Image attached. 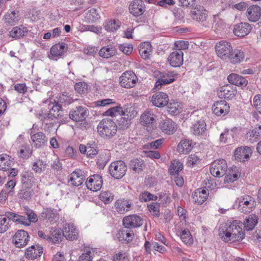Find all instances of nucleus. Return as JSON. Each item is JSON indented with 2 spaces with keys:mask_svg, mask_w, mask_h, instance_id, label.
<instances>
[{
  "mask_svg": "<svg viewBox=\"0 0 261 261\" xmlns=\"http://www.w3.org/2000/svg\"><path fill=\"white\" fill-rule=\"evenodd\" d=\"M243 226V223L237 220L222 225L219 229V236L226 243L242 241L245 236Z\"/></svg>",
  "mask_w": 261,
  "mask_h": 261,
  "instance_id": "1",
  "label": "nucleus"
},
{
  "mask_svg": "<svg viewBox=\"0 0 261 261\" xmlns=\"http://www.w3.org/2000/svg\"><path fill=\"white\" fill-rule=\"evenodd\" d=\"M117 130V124L110 119H102L97 126V132L103 137H112L116 134Z\"/></svg>",
  "mask_w": 261,
  "mask_h": 261,
  "instance_id": "2",
  "label": "nucleus"
},
{
  "mask_svg": "<svg viewBox=\"0 0 261 261\" xmlns=\"http://www.w3.org/2000/svg\"><path fill=\"white\" fill-rule=\"evenodd\" d=\"M136 114L134 108L127 107L124 109L123 114L119 116L117 119V129H126L129 127L131 123V119L135 116Z\"/></svg>",
  "mask_w": 261,
  "mask_h": 261,
  "instance_id": "3",
  "label": "nucleus"
},
{
  "mask_svg": "<svg viewBox=\"0 0 261 261\" xmlns=\"http://www.w3.org/2000/svg\"><path fill=\"white\" fill-rule=\"evenodd\" d=\"M238 210L241 213H249L254 210L256 202L255 199L251 196L245 195L238 198Z\"/></svg>",
  "mask_w": 261,
  "mask_h": 261,
  "instance_id": "4",
  "label": "nucleus"
},
{
  "mask_svg": "<svg viewBox=\"0 0 261 261\" xmlns=\"http://www.w3.org/2000/svg\"><path fill=\"white\" fill-rule=\"evenodd\" d=\"M127 166L122 161H117L112 162L109 166L110 175L116 179H121L126 173Z\"/></svg>",
  "mask_w": 261,
  "mask_h": 261,
  "instance_id": "5",
  "label": "nucleus"
},
{
  "mask_svg": "<svg viewBox=\"0 0 261 261\" xmlns=\"http://www.w3.org/2000/svg\"><path fill=\"white\" fill-rule=\"evenodd\" d=\"M227 166L225 160L219 159L215 161L211 164L210 172L215 177L223 176L226 172Z\"/></svg>",
  "mask_w": 261,
  "mask_h": 261,
  "instance_id": "6",
  "label": "nucleus"
},
{
  "mask_svg": "<svg viewBox=\"0 0 261 261\" xmlns=\"http://www.w3.org/2000/svg\"><path fill=\"white\" fill-rule=\"evenodd\" d=\"M138 81V77L132 71H126L119 78L120 85L125 88L134 87Z\"/></svg>",
  "mask_w": 261,
  "mask_h": 261,
  "instance_id": "7",
  "label": "nucleus"
},
{
  "mask_svg": "<svg viewBox=\"0 0 261 261\" xmlns=\"http://www.w3.org/2000/svg\"><path fill=\"white\" fill-rule=\"evenodd\" d=\"M216 51L220 58L223 60L228 59L232 51L230 43L225 40H221L216 44Z\"/></svg>",
  "mask_w": 261,
  "mask_h": 261,
  "instance_id": "8",
  "label": "nucleus"
},
{
  "mask_svg": "<svg viewBox=\"0 0 261 261\" xmlns=\"http://www.w3.org/2000/svg\"><path fill=\"white\" fill-rule=\"evenodd\" d=\"M88 115V110L86 107L78 106L70 111L69 117L74 121L80 122L84 121Z\"/></svg>",
  "mask_w": 261,
  "mask_h": 261,
  "instance_id": "9",
  "label": "nucleus"
},
{
  "mask_svg": "<svg viewBox=\"0 0 261 261\" xmlns=\"http://www.w3.org/2000/svg\"><path fill=\"white\" fill-rule=\"evenodd\" d=\"M68 45L64 42H59L53 45L50 50L49 58L57 60L61 58L68 50Z\"/></svg>",
  "mask_w": 261,
  "mask_h": 261,
  "instance_id": "10",
  "label": "nucleus"
},
{
  "mask_svg": "<svg viewBox=\"0 0 261 261\" xmlns=\"http://www.w3.org/2000/svg\"><path fill=\"white\" fill-rule=\"evenodd\" d=\"M218 96L222 99H231L237 94L236 87L230 84L221 87L217 91Z\"/></svg>",
  "mask_w": 261,
  "mask_h": 261,
  "instance_id": "11",
  "label": "nucleus"
},
{
  "mask_svg": "<svg viewBox=\"0 0 261 261\" xmlns=\"http://www.w3.org/2000/svg\"><path fill=\"white\" fill-rule=\"evenodd\" d=\"M159 127L163 133L168 135H173L177 129V124L170 119L161 120Z\"/></svg>",
  "mask_w": 261,
  "mask_h": 261,
  "instance_id": "12",
  "label": "nucleus"
},
{
  "mask_svg": "<svg viewBox=\"0 0 261 261\" xmlns=\"http://www.w3.org/2000/svg\"><path fill=\"white\" fill-rule=\"evenodd\" d=\"M123 225L125 228L139 227L143 224V219L136 215H130L123 219Z\"/></svg>",
  "mask_w": 261,
  "mask_h": 261,
  "instance_id": "13",
  "label": "nucleus"
},
{
  "mask_svg": "<svg viewBox=\"0 0 261 261\" xmlns=\"http://www.w3.org/2000/svg\"><path fill=\"white\" fill-rule=\"evenodd\" d=\"M102 183V177L98 174L90 176L86 181L87 188L92 191H97L100 190Z\"/></svg>",
  "mask_w": 261,
  "mask_h": 261,
  "instance_id": "14",
  "label": "nucleus"
},
{
  "mask_svg": "<svg viewBox=\"0 0 261 261\" xmlns=\"http://www.w3.org/2000/svg\"><path fill=\"white\" fill-rule=\"evenodd\" d=\"M59 218V215L56 210L51 208H43L40 214V219L42 220H47L50 224H54Z\"/></svg>",
  "mask_w": 261,
  "mask_h": 261,
  "instance_id": "15",
  "label": "nucleus"
},
{
  "mask_svg": "<svg viewBox=\"0 0 261 261\" xmlns=\"http://www.w3.org/2000/svg\"><path fill=\"white\" fill-rule=\"evenodd\" d=\"M29 238L27 231L22 229L18 230L13 237V242L17 247H23L28 243Z\"/></svg>",
  "mask_w": 261,
  "mask_h": 261,
  "instance_id": "16",
  "label": "nucleus"
},
{
  "mask_svg": "<svg viewBox=\"0 0 261 261\" xmlns=\"http://www.w3.org/2000/svg\"><path fill=\"white\" fill-rule=\"evenodd\" d=\"M184 53L180 49H176L171 53L168 57L169 64L174 67H180L183 64Z\"/></svg>",
  "mask_w": 261,
  "mask_h": 261,
  "instance_id": "17",
  "label": "nucleus"
},
{
  "mask_svg": "<svg viewBox=\"0 0 261 261\" xmlns=\"http://www.w3.org/2000/svg\"><path fill=\"white\" fill-rule=\"evenodd\" d=\"M145 5L142 0H134L129 6L130 13L136 17L142 15L145 12Z\"/></svg>",
  "mask_w": 261,
  "mask_h": 261,
  "instance_id": "18",
  "label": "nucleus"
},
{
  "mask_svg": "<svg viewBox=\"0 0 261 261\" xmlns=\"http://www.w3.org/2000/svg\"><path fill=\"white\" fill-rule=\"evenodd\" d=\"M151 101L155 107L159 108L164 107L168 103V96L165 93L158 92L152 95Z\"/></svg>",
  "mask_w": 261,
  "mask_h": 261,
  "instance_id": "19",
  "label": "nucleus"
},
{
  "mask_svg": "<svg viewBox=\"0 0 261 261\" xmlns=\"http://www.w3.org/2000/svg\"><path fill=\"white\" fill-rule=\"evenodd\" d=\"M154 75L158 76V80L154 87V89L156 90H160L162 85L170 84L175 81L174 78L171 77L169 74L165 75L160 71H157L154 72Z\"/></svg>",
  "mask_w": 261,
  "mask_h": 261,
  "instance_id": "20",
  "label": "nucleus"
},
{
  "mask_svg": "<svg viewBox=\"0 0 261 261\" xmlns=\"http://www.w3.org/2000/svg\"><path fill=\"white\" fill-rule=\"evenodd\" d=\"M42 246L36 244L28 248L25 251V256L29 259L34 260L40 257L43 253Z\"/></svg>",
  "mask_w": 261,
  "mask_h": 261,
  "instance_id": "21",
  "label": "nucleus"
},
{
  "mask_svg": "<svg viewBox=\"0 0 261 261\" xmlns=\"http://www.w3.org/2000/svg\"><path fill=\"white\" fill-rule=\"evenodd\" d=\"M261 16V8L259 6L252 5L248 8L246 11V16L251 22L257 21Z\"/></svg>",
  "mask_w": 261,
  "mask_h": 261,
  "instance_id": "22",
  "label": "nucleus"
},
{
  "mask_svg": "<svg viewBox=\"0 0 261 261\" xmlns=\"http://www.w3.org/2000/svg\"><path fill=\"white\" fill-rule=\"evenodd\" d=\"M155 122L156 120L153 115L150 113H144L141 116L140 123L142 125L147 127L148 132L153 129Z\"/></svg>",
  "mask_w": 261,
  "mask_h": 261,
  "instance_id": "23",
  "label": "nucleus"
},
{
  "mask_svg": "<svg viewBox=\"0 0 261 261\" xmlns=\"http://www.w3.org/2000/svg\"><path fill=\"white\" fill-rule=\"evenodd\" d=\"M63 116V111L62 106L58 102H56L53 104V106L50 109L49 113L47 114L46 118L53 119H58Z\"/></svg>",
  "mask_w": 261,
  "mask_h": 261,
  "instance_id": "24",
  "label": "nucleus"
},
{
  "mask_svg": "<svg viewBox=\"0 0 261 261\" xmlns=\"http://www.w3.org/2000/svg\"><path fill=\"white\" fill-rule=\"evenodd\" d=\"M190 15L193 19L198 21H204L207 17L206 10L200 5H196L191 11Z\"/></svg>",
  "mask_w": 261,
  "mask_h": 261,
  "instance_id": "25",
  "label": "nucleus"
},
{
  "mask_svg": "<svg viewBox=\"0 0 261 261\" xmlns=\"http://www.w3.org/2000/svg\"><path fill=\"white\" fill-rule=\"evenodd\" d=\"M63 233L64 237L70 241L76 240L79 237L78 230L73 224H66L63 228Z\"/></svg>",
  "mask_w": 261,
  "mask_h": 261,
  "instance_id": "26",
  "label": "nucleus"
},
{
  "mask_svg": "<svg viewBox=\"0 0 261 261\" xmlns=\"http://www.w3.org/2000/svg\"><path fill=\"white\" fill-rule=\"evenodd\" d=\"M33 130L31 132V140L36 148H39L45 145L47 142V138L42 132H38L33 134Z\"/></svg>",
  "mask_w": 261,
  "mask_h": 261,
  "instance_id": "27",
  "label": "nucleus"
},
{
  "mask_svg": "<svg viewBox=\"0 0 261 261\" xmlns=\"http://www.w3.org/2000/svg\"><path fill=\"white\" fill-rule=\"evenodd\" d=\"M229 107L228 103L225 100H222L216 101L212 107V110L214 113L217 116L227 114L229 112Z\"/></svg>",
  "mask_w": 261,
  "mask_h": 261,
  "instance_id": "28",
  "label": "nucleus"
},
{
  "mask_svg": "<svg viewBox=\"0 0 261 261\" xmlns=\"http://www.w3.org/2000/svg\"><path fill=\"white\" fill-rule=\"evenodd\" d=\"M251 154V148L247 146L239 147L234 151L235 159L239 162H245L249 158Z\"/></svg>",
  "mask_w": 261,
  "mask_h": 261,
  "instance_id": "29",
  "label": "nucleus"
},
{
  "mask_svg": "<svg viewBox=\"0 0 261 261\" xmlns=\"http://www.w3.org/2000/svg\"><path fill=\"white\" fill-rule=\"evenodd\" d=\"M20 18L18 11H9L4 16V22L7 26H13L19 21Z\"/></svg>",
  "mask_w": 261,
  "mask_h": 261,
  "instance_id": "30",
  "label": "nucleus"
},
{
  "mask_svg": "<svg viewBox=\"0 0 261 261\" xmlns=\"http://www.w3.org/2000/svg\"><path fill=\"white\" fill-rule=\"evenodd\" d=\"M251 30V27L249 23L241 22L234 25L233 31L235 35L244 37L247 35Z\"/></svg>",
  "mask_w": 261,
  "mask_h": 261,
  "instance_id": "31",
  "label": "nucleus"
},
{
  "mask_svg": "<svg viewBox=\"0 0 261 261\" xmlns=\"http://www.w3.org/2000/svg\"><path fill=\"white\" fill-rule=\"evenodd\" d=\"M229 83L242 88L248 85V81L243 76L236 73H231L227 77Z\"/></svg>",
  "mask_w": 261,
  "mask_h": 261,
  "instance_id": "32",
  "label": "nucleus"
},
{
  "mask_svg": "<svg viewBox=\"0 0 261 261\" xmlns=\"http://www.w3.org/2000/svg\"><path fill=\"white\" fill-rule=\"evenodd\" d=\"M132 204L131 201L124 199H118L115 202L116 210L120 214H124L129 211Z\"/></svg>",
  "mask_w": 261,
  "mask_h": 261,
  "instance_id": "33",
  "label": "nucleus"
},
{
  "mask_svg": "<svg viewBox=\"0 0 261 261\" xmlns=\"http://www.w3.org/2000/svg\"><path fill=\"white\" fill-rule=\"evenodd\" d=\"M14 164V159L6 154L0 155V169L9 170Z\"/></svg>",
  "mask_w": 261,
  "mask_h": 261,
  "instance_id": "34",
  "label": "nucleus"
},
{
  "mask_svg": "<svg viewBox=\"0 0 261 261\" xmlns=\"http://www.w3.org/2000/svg\"><path fill=\"white\" fill-rule=\"evenodd\" d=\"M208 193L206 190L198 189L192 194V197L198 204H202L207 198Z\"/></svg>",
  "mask_w": 261,
  "mask_h": 261,
  "instance_id": "35",
  "label": "nucleus"
},
{
  "mask_svg": "<svg viewBox=\"0 0 261 261\" xmlns=\"http://www.w3.org/2000/svg\"><path fill=\"white\" fill-rule=\"evenodd\" d=\"M206 129V123L202 119L196 120L191 127V130L195 135H202Z\"/></svg>",
  "mask_w": 261,
  "mask_h": 261,
  "instance_id": "36",
  "label": "nucleus"
},
{
  "mask_svg": "<svg viewBox=\"0 0 261 261\" xmlns=\"http://www.w3.org/2000/svg\"><path fill=\"white\" fill-rule=\"evenodd\" d=\"M50 234L48 236V241L53 243H58L62 241L64 235L63 230L61 229L57 228H51Z\"/></svg>",
  "mask_w": 261,
  "mask_h": 261,
  "instance_id": "37",
  "label": "nucleus"
},
{
  "mask_svg": "<svg viewBox=\"0 0 261 261\" xmlns=\"http://www.w3.org/2000/svg\"><path fill=\"white\" fill-rule=\"evenodd\" d=\"M193 147L191 141L183 140L177 145V150L179 153L188 154L192 150Z\"/></svg>",
  "mask_w": 261,
  "mask_h": 261,
  "instance_id": "38",
  "label": "nucleus"
},
{
  "mask_svg": "<svg viewBox=\"0 0 261 261\" xmlns=\"http://www.w3.org/2000/svg\"><path fill=\"white\" fill-rule=\"evenodd\" d=\"M245 58V55L243 51L239 49H234L229 55L228 59L232 64L240 63Z\"/></svg>",
  "mask_w": 261,
  "mask_h": 261,
  "instance_id": "39",
  "label": "nucleus"
},
{
  "mask_svg": "<svg viewBox=\"0 0 261 261\" xmlns=\"http://www.w3.org/2000/svg\"><path fill=\"white\" fill-rule=\"evenodd\" d=\"M28 30L26 27L22 25L15 27L9 32L11 37L14 38H20L27 35Z\"/></svg>",
  "mask_w": 261,
  "mask_h": 261,
  "instance_id": "40",
  "label": "nucleus"
},
{
  "mask_svg": "<svg viewBox=\"0 0 261 261\" xmlns=\"http://www.w3.org/2000/svg\"><path fill=\"white\" fill-rule=\"evenodd\" d=\"M117 53V49L112 45L102 47L99 51V55L103 58L108 59L113 57Z\"/></svg>",
  "mask_w": 261,
  "mask_h": 261,
  "instance_id": "41",
  "label": "nucleus"
},
{
  "mask_svg": "<svg viewBox=\"0 0 261 261\" xmlns=\"http://www.w3.org/2000/svg\"><path fill=\"white\" fill-rule=\"evenodd\" d=\"M111 156L109 151L102 152L98 156L96 164L99 169H103L109 161Z\"/></svg>",
  "mask_w": 261,
  "mask_h": 261,
  "instance_id": "42",
  "label": "nucleus"
},
{
  "mask_svg": "<svg viewBox=\"0 0 261 261\" xmlns=\"http://www.w3.org/2000/svg\"><path fill=\"white\" fill-rule=\"evenodd\" d=\"M21 181L24 187L31 188L35 178L33 173L24 172L21 174Z\"/></svg>",
  "mask_w": 261,
  "mask_h": 261,
  "instance_id": "43",
  "label": "nucleus"
},
{
  "mask_svg": "<svg viewBox=\"0 0 261 261\" xmlns=\"http://www.w3.org/2000/svg\"><path fill=\"white\" fill-rule=\"evenodd\" d=\"M234 133L232 130L225 129L220 136V141L223 143H232L234 142Z\"/></svg>",
  "mask_w": 261,
  "mask_h": 261,
  "instance_id": "44",
  "label": "nucleus"
},
{
  "mask_svg": "<svg viewBox=\"0 0 261 261\" xmlns=\"http://www.w3.org/2000/svg\"><path fill=\"white\" fill-rule=\"evenodd\" d=\"M145 164L141 159H135L130 161L129 168L136 172L139 173L143 171Z\"/></svg>",
  "mask_w": 261,
  "mask_h": 261,
  "instance_id": "45",
  "label": "nucleus"
},
{
  "mask_svg": "<svg viewBox=\"0 0 261 261\" xmlns=\"http://www.w3.org/2000/svg\"><path fill=\"white\" fill-rule=\"evenodd\" d=\"M258 222V218L255 215H250L246 217L244 222L243 225L247 230H252Z\"/></svg>",
  "mask_w": 261,
  "mask_h": 261,
  "instance_id": "46",
  "label": "nucleus"
},
{
  "mask_svg": "<svg viewBox=\"0 0 261 261\" xmlns=\"http://www.w3.org/2000/svg\"><path fill=\"white\" fill-rule=\"evenodd\" d=\"M33 194V191L31 190L30 188L24 187L19 191L17 196L19 199L29 201L31 199Z\"/></svg>",
  "mask_w": 261,
  "mask_h": 261,
  "instance_id": "47",
  "label": "nucleus"
},
{
  "mask_svg": "<svg viewBox=\"0 0 261 261\" xmlns=\"http://www.w3.org/2000/svg\"><path fill=\"white\" fill-rule=\"evenodd\" d=\"M46 164L42 160L38 159L32 164V170L37 174H40L46 169Z\"/></svg>",
  "mask_w": 261,
  "mask_h": 261,
  "instance_id": "48",
  "label": "nucleus"
},
{
  "mask_svg": "<svg viewBox=\"0 0 261 261\" xmlns=\"http://www.w3.org/2000/svg\"><path fill=\"white\" fill-rule=\"evenodd\" d=\"M168 113L172 116L178 115L181 111V108L177 102H170L167 105Z\"/></svg>",
  "mask_w": 261,
  "mask_h": 261,
  "instance_id": "49",
  "label": "nucleus"
},
{
  "mask_svg": "<svg viewBox=\"0 0 261 261\" xmlns=\"http://www.w3.org/2000/svg\"><path fill=\"white\" fill-rule=\"evenodd\" d=\"M84 180V175H80V173L74 171L71 174L69 181L72 185L77 187L81 186Z\"/></svg>",
  "mask_w": 261,
  "mask_h": 261,
  "instance_id": "50",
  "label": "nucleus"
},
{
  "mask_svg": "<svg viewBox=\"0 0 261 261\" xmlns=\"http://www.w3.org/2000/svg\"><path fill=\"white\" fill-rule=\"evenodd\" d=\"M120 25V22L115 19H111L105 22L104 28L106 30L109 32H114L117 30Z\"/></svg>",
  "mask_w": 261,
  "mask_h": 261,
  "instance_id": "51",
  "label": "nucleus"
},
{
  "mask_svg": "<svg viewBox=\"0 0 261 261\" xmlns=\"http://www.w3.org/2000/svg\"><path fill=\"white\" fill-rule=\"evenodd\" d=\"M182 164L179 161H174L171 163L170 166V173L172 175L178 174V173L182 169Z\"/></svg>",
  "mask_w": 261,
  "mask_h": 261,
  "instance_id": "52",
  "label": "nucleus"
},
{
  "mask_svg": "<svg viewBox=\"0 0 261 261\" xmlns=\"http://www.w3.org/2000/svg\"><path fill=\"white\" fill-rule=\"evenodd\" d=\"M124 109L120 106L112 107L105 112L106 115L113 116H120L123 114Z\"/></svg>",
  "mask_w": 261,
  "mask_h": 261,
  "instance_id": "53",
  "label": "nucleus"
},
{
  "mask_svg": "<svg viewBox=\"0 0 261 261\" xmlns=\"http://www.w3.org/2000/svg\"><path fill=\"white\" fill-rule=\"evenodd\" d=\"M90 87L85 82H81L74 85L75 90L79 94H86L88 92Z\"/></svg>",
  "mask_w": 261,
  "mask_h": 261,
  "instance_id": "54",
  "label": "nucleus"
},
{
  "mask_svg": "<svg viewBox=\"0 0 261 261\" xmlns=\"http://www.w3.org/2000/svg\"><path fill=\"white\" fill-rule=\"evenodd\" d=\"M24 211L27 220L29 221V225L31 223H35L38 221V217L33 210L26 206L24 207Z\"/></svg>",
  "mask_w": 261,
  "mask_h": 261,
  "instance_id": "55",
  "label": "nucleus"
},
{
  "mask_svg": "<svg viewBox=\"0 0 261 261\" xmlns=\"http://www.w3.org/2000/svg\"><path fill=\"white\" fill-rule=\"evenodd\" d=\"M94 252L92 249L86 248L84 253L79 257V261H92Z\"/></svg>",
  "mask_w": 261,
  "mask_h": 261,
  "instance_id": "56",
  "label": "nucleus"
},
{
  "mask_svg": "<svg viewBox=\"0 0 261 261\" xmlns=\"http://www.w3.org/2000/svg\"><path fill=\"white\" fill-rule=\"evenodd\" d=\"M180 238L186 244L190 245L193 243L192 237L190 231L188 229H184L181 232Z\"/></svg>",
  "mask_w": 261,
  "mask_h": 261,
  "instance_id": "57",
  "label": "nucleus"
},
{
  "mask_svg": "<svg viewBox=\"0 0 261 261\" xmlns=\"http://www.w3.org/2000/svg\"><path fill=\"white\" fill-rule=\"evenodd\" d=\"M164 138H160L156 140L155 141L150 142L148 144H145L143 146L144 149H154L159 148L164 142Z\"/></svg>",
  "mask_w": 261,
  "mask_h": 261,
  "instance_id": "58",
  "label": "nucleus"
},
{
  "mask_svg": "<svg viewBox=\"0 0 261 261\" xmlns=\"http://www.w3.org/2000/svg\"><path fill=\"white\" fill-rule=\"evenodd\" d=\"M58 101L60 104H63L64 105H69L74 101L71 95H68L67 93H63L60 95L58 98Z\"/></svg>",
  "mask_w": 261,
  "mask_h": 261,
  "instance_id": "59",
  "label": "nucleus"
},
{
  "mask_svg": "<svg viewBox=\"0 0 261 261\" xmlns=\"http://www.w3.org/2000/svg\"><path fill=\"white\" fill-rule=\"evenodd\" d=\"M99 198L105 204H108L113 200L114 196L110 191H103L99 195Z\"/></svg>",
  "mask_w": 261,
  "mask_h": 261,
  "instance_id": "60",
  "label": "nucleus"
},
{
  "mask_svg": "<svg viewBox=\"0 0 261 261\" xmlns=\"http://www.w3.org/2000/svg\"><path fill=\"white\" fill-rule=\"evenodd\" d=\"M224 25L223 20L220 17V16L217 15H213V23L212 28L215 30H219L222 28Z\"/></svg>",
  "mask_w": 261,
  "mask_h": 261,
  "instance_id": "61",
  "label": "nucleus"
},
{
  "mask_svg": "<svg viewBox=\"0 0 261 261\" xmlns=\"http://www.w3.org/2000/svg\"><path fill=\"white\" fill-rule=\"evenodd\" d=\"M158 197L150 193L145 191L140 194L139 199L141 201L147 202L150 200H156Z\"/></svg>",
  "mask_w": 261,
  "mask_h": 261,
  "instance_id": "62",
  "label": "nucleus"
},
{
  "mask_svg": "<svg viewBox=\"0 0 261 261\" xmlns=\"http://www.w3.org/2000/svg\"><path fill=\"white\" fill-rule=\"evenodd\" d=\"M150 44L148 43H144V44H142L140 46L141 48L139 50L140 54L141 55L142 58L144 59H147L149 56V52L147 51V49L150 47Z\"/></svg>",
  "mask_w": 261,
  "mask_h": 261,
  "instance_id": "63",
  "label": "nucleus"
},
{
  "mask_svg": "<svg viewBox=\"0 0 261 261\" xmlns=\"http://www.w3.org/2000/svg\"><path fill=\"white\" fill-rule=\"evenodd\" d=\"M114 261H129L128 254L126 252H120L116 253L113 257Z\"/></svg>",
  "mask_w": 261,
  "mask_h": 261,
  "instance_id": "64",
  "label": "nucleus"
}]
</instances>
